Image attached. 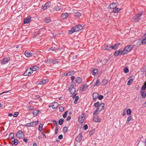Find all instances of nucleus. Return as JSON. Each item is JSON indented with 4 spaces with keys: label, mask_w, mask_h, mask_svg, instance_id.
<instances>
[{
    "label": "nucleus",
    "mask_w": 146,
    "mask_h": 146,
    "mask_svg": "<svg viewBox=\"0 0 146 146\" xmlns=\"http://www.w3.org/2000/svg\"><path fill=\"white\" fill-rule=\"evenodd\" d=\"M32 17L30 16H27L25 19L24 20V23L28 24L30 23L31 21Z\"/></svg>",
    "instance_id": "obj_7"
},
{
    "label": "nucleus",
    "mask_w": 146,
    "mask_h": 146,
    "mask_svg": "<svg viewBox=\"0 0 146 146\" xmlns=\"http://www.w3.org/2000/svg\"><path fill=\"white\" fill-rule=\"evenodd\" d=\"M82 134L81 133H80L79 135L76 138V141L77 142H80L82 140Z\"/></svg>",
    "instance_id": "obj_12"
},
{
    "label": "nucleus",
    "mask_w": 146,
    "mask_h": 146,
    "mask_svg": "<svg viewBox=\"0 0 146 146\" xmlns=\"http://www.w3.org/2000/svg\"><path fill=\"white\" fill-rule=\"evenodd\" d=\"M75 77L74 76H72L71 77V79L72 80V82H73V80L74 79Z\"/></svg>",
    "instance_id": "obj_60"
},
{
    "label": "nucleus",
    "mask_w": 146,
    "mask_h": 146,
    "mask_svg": "<svg viewBox=\"0 0 146 146\" xmlns=\"http://www.w3.org/2000/svg\"><path fill=\"white\" fill-rule=\"evenodd\" d=\"M19 114V112H16L14 113L13 115V117H16L17 115H18Z\"/></svg>",
    "instance_id": "obj_52"
},
{
    "label": "nucleus",
    "mask_w": 146,
    "mask_h": 146,
    "mask_svg": "<svg viewBox=\"0 0 146 146\" xmlns=\"http://www.w3.org/2000/svg\"><path fill=\"white\" fill-rule=\"evenodd\" d=\"M85 119L84 115L83 114H82L80 117L79 118L78 121L80 123H82L84 122Z\"/></svg>",
    "instance_id": "obj_13"
},
{
    "label": "nucleus",
    "mask_w": 146,
    "mask_h": 146,
    "mask_svg": "<svg viewBox=\"0 0 146 146\" xmlns=\"http://www.w3.org/2000/svg\"><path fill=\"white\" fill-rule=\"evenodd\" d=\"M48 82V81L46 79V80H42L40 82V84H45L46 83Z\"/></svg>",
    "instance_id": "obj_29"
},
{
    "label": "nucleus",
    "mask_w": 146,
    "mask_h": 146,
    "mask_svg": "<svg viewBox=\"0 0 146 146\" xmlns=\"http://www.w3.org/2000/svg\"><path fill=\"white\" fill-rule=\"evenodd\" d=\"M32 72L31 71V68H28L23 74L24 76H29L32 74Z\"/></svg>",
    "instance_id": "obj_8"
},
{
    "label": "nucleus",
    "mask_w": 146,
    "mask_h": 146,
    "mask_svg": "<svg viewBox=\"0 0 146 146\" xmlns=\"http://www.w3.org/2000/svg\"><path fill=\"white\" fill-rule=\"evenodd\" d=\"M81 15V13L78 12L76 11L74 12V16L75 17H79Z\"/></svg>",
    "instance_id": "obj_28"
},
{
    "label": "nucleus",
    "mask_w": 146,
    "mask_h": 146,
    "mask_svg": "<svg viewBox=\"0 0 146 146\" xmlns=\"http://www.w3.org/2000/svg\"><path fill=\"white\" fill-rule=\"evenodd\" d=\"M127 114L128 115H129L131 114V111L130 109H128L127 110Z\"/></svg>",
    "instance_id": "obj_41"
},
{
    "label": "nucleus",
    "mask_w": 146,
    "mask_h": 146,
    "mask_svg": "<svg viewBox=\"0 0 146 146\" xmlns=\"http://www.w3.org/2000/svg\"><path fill=\"white\" fill-rule=\"evenodd\" d=\"M8 61V58L5 57L1 61V63L2 64H5L7 63Z\"/></svg>",
    "instance_id": "obj_16"
},
{
    "label": "nucleus",
    "mask_w": 146,
    "mask_h": 146,
    "mask_svg": "<svg viewBox=\"0 0 146 146\" xmlns=\"http://www.w3.org/2000/svg\"><path fill=\"white\" fill-rule=\"evenodd\" d=\"M88 125L87 124H86L84 125V128L85 130H87L88 129Z\"/></svg>",
    "instance_id": "obj_54"
},
{
    "label": "nucleus",
    "mask_w": 146,
    "mask_h": 146,
    "mask_svg": "<svg viewBox=\"0 0 146 146\" xmlns=\"http://www.w3.org/2000/svg\"><path fill=\"white\" fill-rule=\"evenodd\" d=\"M146 89V81L144 82V85L141 88L142 91L141 92V94L143 98H145L146 96V93L144 91Z\"/></svg>",
    "instance_id": "obj_2"
},
{
    "label": "nucleus",
    "mask_w": 146,
    "mask_h": 146,
    "mask_svg": "<svg viewBox=\"0 0 146 146\" xmlns=\"http://www.w3.org/2000/svg\"><path fill=\"white\" fill-rule=\"evenodd\" d=\"M83 28L82 26L80 25L75 26L69 31L68 33L69 34H71L75 32L81 30Z\"/></svg>",
    "instance_id": "obj_1"
},
{
    "label": "nucleus",
    "mask_w": 146,
    "mask_h": 146,
    "mask_svg": "<svg viewBox=\"0 0 146 146\" xmlns=\"http://www.w3.org/2000/svg\"><path fill=\"white\" fill-rule=\"evenodd\" d=\"M85 87V84H82L81 85L80 90V91L81 90L82 91H83L84 90Z\"/></svg>",
    "instance_id": "obj_37"
},
{
    "label": "nucleus",
    "mask_w": 146,
    "mask_h": 146,
    "mask_svg": "<svg viewBox=\"0 0 146 146\" xmlns=\"http://www.w3.org/2000/svg\"><path fill=\"white\" fill-rule=\"evenodd\" d=\"M92 72H93V74L94 75H95L98 73V70L97 69H95L93 70H92Z\"/></svg>",
    "instance_id": "obj_42"
},
{
    "label": "nucleus",
    "mask_w": 146,
    "mask_h": 146,
    "mask_svg": "<svg viewBox=\"0 0 146 146\" xmlns=\"http://www.w3.org/2000/svg\"><path fill=\"white\" fill-rule=\"evenodd\" d=\"M25 54L27 57H31L32 56V53L29 52L27 51L25 52Z\"/></svg>",
    "instance_id": "obj_21"
},
{
    "label": "nucleus",
    "mask_w": 146,
    "mask_h": 146,
    "mask_svg": "<svg viewBox=\"0 0 146 146\" xmlns=\"http://www.w3.org/2000/svg\"><path fill=\"white\" fill-rule=\"evenodd\" d=\"M104 98V96L102 95H100V96H98V98L99 100H101L103 99Z\"/></svg>",
    "instance_id": "obj_49"
},
{
    "label": "nucleus",
    "mask_w": 146,
    "mask_h": 146,
    "mask_svg": "<svg viewBox=\"0 0 146 146\" xmlns=\"http://www.w3.org/2000/svg\"><path fill=\"white\" fill-rule=\"evenodd\" d=\"M95 130L94 129L90 131L89 133V135L90 136H92V135L93 134V133L95 132Z\"/></svg>",
    "instance_id": "obj_46"
},
{
    "label": "nucleus",
    "mask_w": 146,
    "mask_h": 146,
    "mask_svg": "<svg viewBox=\"0 0 146 146\" xmlns=\"http://www.w3.org/2000/svg\"><path fill=\"white\" fill-rule=\"evenodd\" d=\"M133 46L132 45L127 46L125 47L123 50L127 54L128 52L132 49Z\"/></svg>",
    "instance_id": "obj_6"
},
{
    "label": "nucleus",
    "mask_w": 146,
    "mask_h": 146,
    "mask_svg": "<svg viewBox=\"0 0 146 146\" xmlns=\"http://www.w3.org/2000/svg\"><path fill=\"white\" fill-rule=\"evenodd\" d=\"M38 121H33L30 122L29 123L27 124V126L28 127H33L36 125L38 123Z\"/></svg>",
    "instance_id": "obj_10"
},
{
    "label": "nucleus",
    "mask_w": 146,
    "mask_h": 146,
    "mask_svg": "<svg viewBox=\"0 0 146 146\" xmlns=\"http://www.w3.org/2000/svg\"><path fill=\"white\" fill-rule=\"evenodd\" d=\"M30 68H31V71L33 73V72H37L39 70V67L37 66H32Z\"/></svg>",
    "instance_id": "obj_11"
},
{
    "label": "nucleus",
    "mask_w": 146,
    "mask_h": 146,
    "mask_svg": "<svg viewBox=\"0 0 146 146\" xmlns=\"http://www.w3.org/2000/svg\"><path fill=\"white\" fill-rule=\"evenodd\" d=\"M63 135H60L58 137V138L59 139H61L63 138Z\"/></svg>",
    "instance_id": "obj_55"
},
{
    "label": "nucleus",
    "mask_w": 146,
    "mask_h": 146,
    "mask_svg": "<svg viewBox=\"0 0 146 146\" xmlns=\"http://www.w3.org/2000/svg\"><path fill=\"white\" fill-rule=\"evenodd\" d=\"M104 47L105 50H110L111 49V46L108 44L105 45Z\"/></svg>",
    "instance_id": "obj_23"
},
{
    "label": "nucleus",
    "mask_w": 146,
    "mask_h": 146,
    "mask_svg": "<svg viewBox=\"0 0 146 146\" xmlns=\"http://www.w3.org/2000/svg\"><path fill=\"white\" fill-rule=\"evenodd\" d=\"M117 3H112L110 5V8L114 9L117 6Z\"/></svg>",
    "instance_id": "obj_18"
},
{
    "label": "nucleus",
    "mask_w": 146,
    "mask_h": 146,
    "mask_svg": "<svg viewBox=\"0 0 146 146\" xmlns=\"http://www.w3.org/2000/svg\"><path fill=\"white\" fill-rule=\"evenodd\" d=\"M133 81V78H131L127 83V85L128 86H130L132 82Z\"/></svg>",
    "instance_id": "obj_36"
},
{
    "label": "nucleus",
    "mask_w": 146,
    "mask_h": 146,
    "mask_svg": "<svg viewBox=\"0 0 146 146\" xmlns=\"http://www.w3.org/2000/svg\"><path fill=\"white\" fill-rule=\"evenodd\" d=\"M64 119L62 118H61L58 121V124L60 125H62L63 122H64Z\"/></svg>",
    "instance_id": "obj_34"
},
{
    "label": "nucleus",
    "mask_w": 146,
    "mask_h": 146,
    "mask_svg": "<svg viewBox=\"0 0 146 146\" xmlns=\"http://www.w3.org/2000/svg\"><path fill=\"white\" fill-rule=\"evenodd\" d=\"M58 130V129L57 127H56V128L55 129V133H54L55 134H56L57 133L58 131H57Z\"/></svg>",
    "instance_id": "obj_59"
},
{
    "label": "nucleus",
    "mask_w": 146,
    "mask_h": 146,
    "mask_svg": "<svg viewBox=\"0 0 146 146\" xmlns=\"http://www.w3.org/2000/svg\"><path fill=\"white\" fill-rule=\"evenodd\" d=\"M121 9L116 8L113 10V12L115 13H117L119 11H120Z\"/></svg>",
    "instance_id": "obj_35"
},
{
    "label": "nucleus",
    "mask_w": 146,
    "mask_h": 146,
    "mask_svg": "<svg viewBox=\"0 0 146 146\" xmlns=\"http://www.w3.org/2000/svg\"><path fill=\"white\" fill-rule=\"evenodd\" d=\"M100 111H100V110L99 109V108H97L96 110L94 111V113L93 115H96L98 114V112H100Z\"/></svg>",
    "instance_id": "obj_39"
},
{
    "label": "nucleus",
    "mask_w": 146,
    "mask_h": 146,
    "mask_svg": "<svg viewBox=\"0 0 146 146\" xmlns=\"http://www.w3.org/2000/svg\"><path fill=\"white\" fill-rule=\"evenodd\" d=\"M61 9V8H56V11H59Z\"/></svg>",
    "instance_id": "obj_64"
},
{
    "label": "nucleus",
    "mask_w": 146,
    "mask_h": 146,
    "mask_svg": "<svg viewBox=\"0 0 146 146\" xmlns=\"http://www.w3.org/2000/svg\"><path fill=\"white\" fill-rule=\"evenodd\" d=\"M68 129L66 127H64L63 128V130L64 133H66Z\"/></svg>",
    "instance_id": "obj_47"
},
{
    "label": "nucleus",
    "mask_w": 146,
    "mask_h": 146,
    "mask_svg": "<svg viewBox=\"0 0 146 146\" xmlns=\"http://www.w3.org/2000/svg\"><path fill=\"white\" fill-rule=\"evenodd\" d=\"M112 48V49H113L114 50H115L116 48H117V47H115L114 46V45L113 46H111V49Z\"/></svg>",
    "instance_id": "obj_56"
},
{
    "label": "nucleus",
    "mask_w": 146,
    "mask_h": 146,
    "mask_svg": "<svg viewBox=\"0 0 146 146\" xmlns=\"http://www.w3.org/2000/svg\"><path fill=\"white\" fill-rule=\"evenodd\" d=\"M132 118L133 117L131 115L129 116L126 121V123H128Z\"/></svg>",
    "instance_id": "obj_33"
},
{
    "label": "nucleus",
    "mask_w": 146,
    "mask_h": 146,
    "mask_svg": "<svg viewBox=\"0 0 146 146\" xmlns=\"http://www.w3.org/2000/svg\"><path fill=\"white\" fill-rule=\"evenodd\" d=\"M16 136L19 138L21 139L24 137V134L22 131H19L16 134Z\"/></svg>",
    "instance_id": "obj_9"
},
{
    "label": "nucleus",
    "mask_w": 146,
    "mask_h": 146,
    "mask_svg": "<svg viewBox=\"0 0 146 146\" xmlns=\"http://www.w3.org/2000/svg\"><path fill=\"white\" fill-rule=\"evenodd\" d=\"M71 119V117L70 116H68L66 119L67 121H69Z\"/></svg>",
    "instance_id": "obj_61"
},
{
    "label": "nucleus",
    "mask_w": 146,
    "mask_h": 146,
    "mask_svg": "<svg viewBox=\"0 0 146 146\" xmlns=\"http://www.w3.org/2000/svg\"><path fill=\"white\" fill-rule=\"evenodd\" d=\"M100 103L99 102H97L96 103H95L94 104V106L96 108L98 106H100Z\"/></svg>",
    "instance_id": "obj_45"
},
{
    "label": "nucleus",
    "mask_w": 146,
    "mask_h": 146,
    "mask_svg": "<svg viewBox=\"0 0 146 146\" xmlns=\"http://www.w3.org/2000/svg\"><path fill=\"white\" fill-rule=\"evenodd\" d=\"M33 114L35 115H38L39 114L41 113L40 111L37 110H34L33 112Z\"/></svg>",
    "instance_id": "obj_17"
},
{
    "label": "nucleus",
    "mask_w": 146,
    "mask_h": 146,
    "mask_svg": "<svg viewBox=\"0 0 146 146\" xmlns=\"http://www.w3.org/2000/svg\"><path fill=\"white\" fill-rule=\"evenodd\" d=\"M104 104L103 103H102L100 105L98 108L100 110V111H101L104 109Z\"/></svg>",
    "instance_id": "obj_20"
},
{
    "label": "nucleus",
    "mask_w": 146,
    "mask_h": 146,
    "mask_svg": "<svg viewBox=\"0 0 146 146\" xmlns=\"http://www.w3.org/2000/svg\"><path fill=\"white\" fill-rule=\"evenodd\" d=\"M79 99V97L78 96H76L75 98L74 99V104H76L77 102V101Z\"/></svg>",
    "instance_id": "obj_38"
},
{
    "label": "nucleus",
    "mask_w": 146,
    "mask_h": 146,
    "mask_svg": "<svg viewBox=\"0 0 146 146\" xmlns=\"http://www.w3.org/2000/svg\"><path fill=\"white\" fill-rule=\"evenodd\" d=\"M69 14L67 13H65L64 14L62 15V17L63 19H66L68 17Z\"/></svg>",
    "instance_id": "obj_22"
},
{
    "label": "nucleus",
    "mask_w": 146,
    "mask_h": 146,
    "mask_svg": "<svg viewBox=\"0 0 146 146\" xmlns=\"http://www.w3.org/2000/svg\"><path fill=\"white\" fill-rule=\"evenodd\" d=\"M82 80V78L80 77H78L76 78V82L79 84L81 83Z\"/></svg>",
    "instance_id": "obj_24"
},
{
    "label": "nucleus",
    "mask_w": 146,
    "mask_h": 146,
    "mask_svg": "<svg viewBox=\"0 0 146 146\" xmlns=\"http://www.w3.org/2000/svg\"><path fill=\"white\" fill-rule=\"evenodd\" d=\"M108 80L106 79H104L102 81V85L104 86H105L108 83Z\"/></svg>",
    "instance_id": "obj_26"
},
{
    "label": "nucleus",
    "mask_w": 146,
    "mask_h": 146,
    "mask_svg": "<svg viewBox=\"0 0 146 146\" xmlns=\"http://www.w3.org/2000/svg\"><path fill=\"white\" fill-rule=\"evenodd\" d=\"M121 44L120 43H117V44H114V46L115 47H117V48Z\"/></svg>",
    "instance_id": "obj_53"
},
{
    "label": "nucleus",
    "mask_w": 146,
    "mask_h": 146,
    "mask_svg": "<svg viewBox=\"0 0 146 146\" xmlns=\"http://www.w3.org/2000/svg\"><path fill=\"white\" fill-rule=\"evenodd\" d=\"M69 90L71 94H74L76 91V88H75L74 85L72 84L70 86Z\"/></svg>",
    "instance_id": "obj_4"
},
{
    "label": "nucleus",
    "mask_w": 146,
    "mask_h": 146,
    "mask_svg": "<svg viewBox=\"0 0 146 146\" xmlns=\"http://www.w3.org/2000/svg\"><path fill=\"white\" fill-rule=\"evenodd\" d=\"M141 43L142 45H144L146 44V38L143 40L141 41Z\"/></svg>",
    "instance_id": "obj_44"
},
{
    "label": "nucleus",
    "mask_w": 146,
    "mask_h": 146,
    "mask_svg": "<svg viewBox=\"0 0 146 146\" xmlns=\"http://www.w3.org/2000/svg\"><path fill=\"white\" fill-rule=\"evenodd\" d=\"M42 126H43L42 124H40L39 126L38 129H39V130L40 131H41L42 130Z\"/></svg>",
    "instance_id": "obj_43"
},
{
    "label": "nucleus",
    "mask_w": 146,
    "mask_h": 146,
    "mask_svg": "<svg viewBox=\"0 0 146 146\" xmlns=\"http://www.w3.org/2000/svg\"><path fill=\"white\" fill-rule=\"evenodd\" d=\"M58 106V104L56 102H55L54 103V104H53L52 106V108L53 109H55Z\"/></svg>",
    "instance_id": "obj_27"
},
{
    "label": "nucleus",
    "mask_w": 146,
    "mask_h": 146,
    "mask_svg": "<svg viewBox=\"0 0 146 146\" xmlns=\"http://www.w3.org/2000/svg\"><path fill=\"white\" fill-rule=\"evenodd\" d=\"M68 111H66L64 113L63 115V117L64 118H65L66 117L67 115Z\"/></svg>",
    "instance_id": "obj_50"
},
{
    "label": "nucleus",
    "mask_w": 146,
    "mask_h": 146,
    "mask_svg": "<svg viewBox=\"0 0 146 146\" xmlns=\"http://www.w3.org/2000/svg\"><path fill=\"white\" fill-rule=\"evenodd\" d=\"M59 111L60 112H62L64 110V108L63 107H60L59 108Z\"/></svg>",
    "instance_id": "obj_51"
},
{
    "label": "nucleus",
    "mask_w": 146,
    "mask_h": 146,
    "mask_svg": "<svg viewBox=\"0 0 146 146\" xmlns=\"http://www.w3.org/2000/svg\"><path fill=\"white\" fill-rule=\"evenodd\" d=\"M100 80L98 79L96 82V83L94 84V86H99L100 85Z\"/></svg>",
    "instance_id": "obj_31"
},
{
    "label": "nucleus",
    "mask_w": 146,
    "mask_h": 146,
    "mask_svg": "<svg viewBox=\"0 0 146 146\" xmlns=\"http://www.w3.org/2000/svg\"><path fill=\"white\" fill-rule=\"evenodd\" d=\"M99 94L97 93H94L93 95V98H97L98 97Z\"/></svg>",
    "instance_id": "obj_32"
},
{
    "label": "nucleus",
    "mask_w": 146,
    "mask_h": 146,
    "mask_svg": "<svg viewBox=\"0 0 146 146\" xmlns=\"http://www.w3.org/2000/svg\"><path fill=\"white\" fill-rule=\"evenodd\" d=\"M53 123L55 126H56L57 125V121L55 120L53 121Z\"/></svg>",
    "instance_id": "obj_57"
},
{
    "label": "nucleus",
    "mask_w": 146,
    "mask_h": 146,
    "mask_svg": "<svg viewBox=\"0 0 146 146\" xmlns=\"http://www.w3.org/2000/svg\"><path fill=\"white\" fill-rule=\"evenodd\" d=\"M50 4L48 2L46 3L44 6H42V9L44 10H45L49 8L50 6Z\"/></svg>",
    "instance_id": "obj_15"
},
{
    "label": "nucleus",
    "mask_w": 146,
    "mask_h": 146,
    "mask_svg": "<svg viewBox=\"0 0 146 146\" xmlns=\"http://www.w3.org/2000/svg\"><path fill=\"white\" fill-rule=\"evenodd\" d=\"M146 102H145L143 104V105L142 108H144L146 107Z\"/></svg>",
    "instance_id": "obj_63"
},
{
    "label": "nucleus",
    "mask_w": 146,
    "mask_h": 146,
    "mask_svg": "<svg viewBox=\"0 0 146 146\" xmlns=\"http://www.w3.org/2000/svg\"><path fill=\"white\" fill-rule=\"evenodd\" d=\"M11 139H14V140L13 141V145L14 144L15 145H18V141L17 139H15L13 137H12L11 138ZM12 145H13V144L12 143Z\"/></svg>",
    "instance_id": "obj_19"
},
{
    "label": "nucleus",
    "mask_w": 146,
    "mask_h": 146,
    "mask_svg": "<svg viewBox=\"0 0 146 146\" xmlns=\"http://www.w3.org/2000/svg\"><path fill=\"white\" fill-rule=\"evenodd\" d=\"M53 51H56L57 49L55 47H52L50 48Z\"/></svg>",
    "instance_id": "obj_58"
},
{
    "label": "nucleus",
    "mask_w": 146,
    "mask_h": 146,
    "mask_svg": "<svg viewBox=\"0 0 146 146\" xmlns=\"http://www.w3.org/2000/svg\"><path fill=\"white\" fill-rule=\"evenodd\" d=\"M68 73V74L67 75H69V76L72 75L74 73V72L73 71H70Z\"/></svg>",
    "instance_id": "obj_48"
},
{
    "label": "nucleus",
    "mask_w": 146,
    "mask_h": 146,
    "mask_svg": "<svg viewBox=\"0 0 146 146\" xmlns=\"http://www.w3.org/2000/svg\"><path fill=\"white\" fill-rule=\"evenodd\" d=\"M60 61L59 59H56L52 61V63L54 64L57 63Z\"/></svg>",
    "instance_id": "obj_30"
},
{
    "label": "nucleus",
    "mask_w": 146,
    "mask_h": 146,
    "mask_svg": "<svg viewBox=\"0 0 146 146\" xmlns=\"http://www.w3.org/2000/svg\"><path fill=\"white\" fill-rule=\"evenodd\" d=\"M142 13L141 12L138 13L134 16L132 19L133 22H137L141 19L140 16L142 15Z\"/></svg>",
    "instance_id": "obj_3"
},
{
    "label": "nucleus",
    "mask_w": 146,
    "mask_h": 146,
    "mask_svg": "<svg viewBox=\"0 0 146 146\" xmlns=\"http://www.w3.org/2000/svg\"><path fill=\"white\" fill-rule=\"evenodd\" d=\"M93 121L95 122L99 123L101 121V119H100L97 115L94 116L93 119Z\"/></svg>",
    "instance_id": "obj_14"
},
{
    "label": "nucleus",
    "mask_w": 146,
    "mask_h": 146,
    "mask_svg": "<svg viewBox=\"0 0 146 146\" xmlns=\"http://www.w3.org/2000/svg\"><path fill=\"white\" fill-rule=\"evenodd\" d=\"M51 21L50 18L48 16H46L45 18V22L46 23H49Z\"/></svg>",
    "instance_id": "obj_25"
},
{
    "label": "nucleus",
    "mask_w": 146,
    "mask_h": 146,
    "mask_svg": "<svg viewBox=\"0 0 146 146\" xmlns=\"http://www.w3.org/2000/svg\"><path fill=\"white\" fill-rule=\"evenodd\" d=\"M123 71L125 73L128 72L129 71L128 68L127 67H125L123 70Z\"/></svg>",
    "instance_id": "obj_40"
},
{
    "label": "nucleus",
    "mask_w": 146,
    "mask_h": 146,
    "mask_svg": "<svg viewBox=\"0 0 146 146\" xmlns=\"http://www.w3.org/2000/svg\"><path fill=\"white\" fill-rule=\"evenodd\" d=\"M125 54H126V53L125 52H124L123 50L122 51L120 50H118L115 51L114 55L115 56H117L118 55H121V54L124 55Z\"/></svg>",
    "instance_id": "obj_5"
},
{
    "label": "nucleus",
    "mask_w": 146,
    "mask_h": 146,
    "mask_svg": "<svg viewBox=\"0 0 146 146\" xmlns=\"http://www.w3.org/2000/svg\"><path fill=\"white\" fill-rule=\"evenodd\" d=\"M23 140L24 142H25L26 143H27L28 141V139H27L23 138Z\"/></svg>",
    "instance_id": "obj_62"
}]
</instances>
